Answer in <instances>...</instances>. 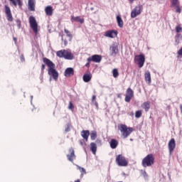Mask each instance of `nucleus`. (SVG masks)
<instances>
[{
  "instance_id": "nucleus-29",
  "label": "nucleus",
  "mask_w": 182,
  "mask_h": 182,
  "mask_svg": "<svg viewBox=\"0 0 182 182\" xmlns=\"http://www.w3.org/2000/svg\"><path fill=\"white\" fill-rule=\"evenodd\" d=\"M90 137L91 140H96V139L97 138V132L92 131L90 133Z\"/></svg>"
},
{
  "instance_id": "nucleus-39",
  "label": "nucleus",
  "mask_w": 182,
  "mask_h": 182,
  "mask_svg": "<svg viewBox=\"0 0 182 182\" xmlns=\"http://www.w3.org/2000/svg\"><path fill=\"white\" fill-rule=\"evenodd\" d=\"M62 41L64 42V46H68V40H63V37L62 38Z\"/></svg>"
},
{
  "instance_id": "nucleus-20",
  "label": "nucleus",
  "mask_w": 182,
  "mask_h": 182,
  "mask_svg": "<svg viewBox=\"0 0 182 182\" xmlns=\"http://www.w3.org/2000/svg\"><path fill=\"white\" fill-rule=\"evenodd\" d=\"M144 79L146 83L150 85L151 83V74H150V71H147L144 74Z\"/></svg>"
},
{
  "instance_id": "nucleus-45",
  "label": "nucleus",
  "mask_w": 182,
  "mask_h": 182,
  "mask_svg": "<svg viewBox=\"0 0 182 182\" xmlns=\"http://www.w3.org/2000/svg\"><path fill=\"white\" fill-rule=\"evenodd\" d=\"M41 70H42V72H43V70H45V64H43L41 65Z\"/></svg>"
},
{
  "instance_id": "nucleus-31",
  "label": "nucleus",
  "mask_w": 182,
  "mask_h": 182,
  "mask_svg": "<svg viewBox=\"0 0 182 182\" xmlns=\"http://www.w3.org/2000/svg\"><path fill=\"white\" fill-rule=\"evenodd\" d=\"M112 75L114 77H117L119 76V70L117 68H114L112 70Z\"/></svg>"
},
{
  "instance_id": "nucleus-17",
  "label": "nucleus",
  "mask_w": 182,
  "mask_h": 182,
  "mask_svg": "<svg viewBox=\"0 0 182 182\" xmlns=\"http://www.w3.org/2000/svg\"><path fill=\"white\" fill-rule=\"evenodd\" d=\"M80 135L85 141H87L89 140V136H90V132L89 130H82Z\"/></svg>"
},
{
  "instance_id": "nucleus-40",
  "label": "nucleus",
  "mask_w": 182,
  "mask_h": 182,
  "mask_svg": "<svg viewBox=\"0 0 182 182\" xmlns=\"http://www.w3.org/2000/svg\"><path fill=\"white\" fill-rule=\"evenodd\" d=\"M93 57H90L87 59V62L90 63V62H93Z\"/></svg>"
},
{
  "instance_id": "nucleus-30",
  "label": "nucleus",
  "mask_w": 182,
  "mask_h": 182,
  "mask_svg": "<svg viewBox=\"0 0 182 182\" xmlns=\"http://www.w3.org/2000/svg\"><path fill=\"white\" fill-rule=\"evenodd\" d=\"M92 102L95 105L96 109H99V104L97 103V101H96V95H92Z\"/></svg>"
},
{
  "instance_id": "nucleus-34",
  "label": "nucleus",
  "mask_w": 182,
  "mask_h": 182,
  "mask_svg": "<svg viewBox=\"0 0 182 182\" xmlns=\"http://www.w3.org/2000/svg\"><path fill=\"white\" fill-rule=\"evenodd\" d=\"M135 117L136 119H139V117H141V111L138 110L135 112Z\"/></svg>"
},
{
  "instance_id": "nucleus-15",
  "label": "nucleus",
  "mask_w": 182,
  "mask_h": 182,
  "mask_svg": "<svg viewBox=\"0 0 182 182\" xmlns=\"http://www.w3.org/2000/svg\"><path fill=\"white\" fill-rule=\"evenodd\" d=\"M6 15L7 16V20L9 22H12L14 21V17H12V13L11 12V9L8 6H5Z\"/></svg>"
},
{
  "instance_id": "nucleus-7",
  "label": "nucleus",
  "mask_w": 182,
  "mask_h": 182,
  "mask_svg": "<svg viewBox=\"0 0 182 182\" xmlns=\"http://www.w3.org/2000/svg\"><path fill=\"white\" fill-rule=\"evenodd\" d=\"M134 60L135 62L137 63L139 68H143V66H144V62H146V58L144 57V54L136 55Z\"/></svg>"
},
{
  "instance_id": "nucleus-38",
  "label": "nucleus",
  "mask_w": 182,
  "mask_h": 182,
  "mask_svg": "<svg viewBox=\"0 0 182 182\" xmlns=\"http://www.w3.org/2000/svg\"><path fill=\"white\" fill-rule=\"evenodd\" d=\"M9 1L12 4V5H14V6H16L18 5V4L15 0H9Z\"/></svg>"
},
{
  "instance_id": "nucleus-3",
  "label": "nucleus",
  "mask_w": 182,
  "mask_h": 182,
  "mask_svg": "<svg viewBox=\"0 0 182 182\" xmlns=\"http://www.w3.org/2000/svg\"><path fill=\"white\" fill-rule=\"evenodd\" d=\"M56 56L58 58H64V59H67V60H72L75 58L73 53L69 50H58L56 52Z\"/></svg>"
},
{
  "instance_id": "nucleus-11",
  "label": "nucleus",
  "mask_w": 182,
  "mask_h": 182,
  "mask_svg": "<svg viewBox=\"0 0 182 182\" xmlns=\"http://www.w3.org/2000/svg\"><path fill=\"white\" fill-rule=\"evenodd\" d=\"M110 50V56H113V58H116L117 53H119V47L115 43L112 44L109 47Z\"/></svg>"
},
{
  "instance_id": "nucleus-42",
  "label": "nucleus",
  "mask_w": 182,
  "mask_h": 182,
  "mask_svg": "<svg viewBox=\"0 0 182 182\" xmlns=\"http://www.w3.org/2000/svg\"><path fill=\"white\" fill-rule=\"evenodd\" d=\"M18 28H21V21L19 20L16 21Z\"/></svg>"
},
{
  "instance_id": "nucleus-21",
  "label": "nucleus",
  "mask_w": 182,
  "mask_h": 182,
  "mask_svg": "<svg viewBox=\"0 0 182 182\" xmlns=\"http://www.w3.org/2000/svg\"><path fill=\"white\" fill-rule=\"evenodd\" d=\"M36 2L35 0H28V9L29 11H31L32 12H35V6H36Z\"/></svg>"
},
{
  "instance_id": "nucleus-1",
  "label": "nucleus",
  "mask_w": 182,
  "mask_h": 182,
  "mask_svg": "<svg viewBox=\"0 0 182 182\" xmlns=\"http://www.w3.org/2000/svg\"><path fill=\"white\" fill-rule=\"evenodd\" d=\"M43 62L46 63V65H47V66L48 67L49 76H51V77H53L54 80L55 81L58 80L59 77V73H58V71H56V69H55V63H53V62H52L50 60H49L47 58H43Z\"/></svg>"
},
{
  "instance_id": "nucleus-27",
  "label": "nucleus",
  "mask_w": 182,
  "mask_h": 182,
  "mask_svg": "<svg viewBox=\"0 0 182 182\" xmlns=\"http://www.w3.org/2000/svg\"><path fill=\"white\" fill-rule=\"evenodd\" d=\"M117 22L119 28H123V25H124L123 19H122V17L120 16H117Z\"/></svg>"
},
{
  "instance_id": "nucleus-49",
  "label": "nucleus",
  "mask_w": 182,
  "mask_h": 182,
  "mask_svg": "<svg viewBox=\"0 0 182 182\" xmlns=\"http://www.w3.org/2000/svg\"><path fill=\"white\" fill-rule=\"evenodd\" d=\"M133 114H134L133 112H131L130 116H133Z\"/></svg>"
},
{
  "instance_id": "nucleus-2",
  "label": "nucleus",
  "mask_w": 182,
  "mask_h": 182,
  "mask_svg": "<svg viewBox=\"0 0 182 182\" xmlns=\"http://www.w3.org/2000/svg\"><path fill=\"white\" fill-rule=\"evenodd\" d=\"M156 161V158L153 154H149L146 155L141 161V166L144 167H151Z\"/></svg>"
},
{
  "instance_id": "nucleus-8",
  "label": "nucleus",
  "mask_w": 182,
  "mask_h": 182,
  "mask_svg": "<svg viewBox=\"0 0 182 182\" xmlns=\"http://www.w3.org/2000/svg\"><path fill=\"white\" fill-rule=\"evenodd\" d=\"M171 8H173L176 14H181V7L178 0H171Z\"/></svg>"
},
{
  "instance_id": "nucleus-37",
  "label": "nucleus",
  "mask_w": 182,
  "mask_h": 182,
  "mask_svg": "<svg viewBox=\"0 0 182 182\" xmlns=\"http://www.w3.org/2000/svg\"><path fill=\"white\" fill-rule=\"evenodd\" d=\"M16 1H17L19 8H22V5H23V4L22 3V1H21V0H16Z\"/></svg>"
},
{
  "instance_id": "nucleus-33",
  "label": "nucleus",
  "mask_w": 182,
  "mask_h": 182,
  "mask_svg": "<svg viewBox=\"0 0 182 182\" xmlns=\"http://www.w3.org/2000/svg\"><path fill=\"white\" fill-rule=\"evenodd\" d=\"M175 29H176V33H180V32H182V28L181 25L176 26Z\"/></svg>"
},
{
  "instance_id": "nucleus-16",
  "label": "nucleus",
  "mask_w": 182,
  "mask_h": 182,
  "mask_svg": "<svg viewBox=\"0 0 182 182\" xmlns=\"http://www.w3.org/2000/svg\"><path fill=\"white\" fill-rule=\"evenodd\" d=\"M65 77H70V76H73L75 75V70L72 68H68L64 73Z\"/></svg>"
},
{
  "instance_id": "nucleus-18",
  "label": "nucleus",
  "mask_w": 182,
  "mask_h": 182,
  "mask_svg": "<svg viewBox=\"0 0 182 182\" xmlns=\"http://www.w3.org/2000/svg\"><path fill=\"white\" fill-rule=\"evenodd\" d=\"M82 80H84V82L85 83H89V82H90V80H92V73H90V72L87 71V73H85L83 75Z\"/></svg>"
},
{
  "instance_id": "nucleus-23",
  "label": "nucleus",
  "mask_w": 182,
  "mask_h": 182,
  "mask_svg": "<svg viewBox=\"0 0 182 182\" xmlns=\"http://www.w3.org/2000/svg\"><path fill=\"white\" fill-rule=\"evenodd\" d=\"M72 22H79L80 23H83L85 22L84 18H81L80 16H72L71 17Z\"/></svg>"
},
{
  "instance_id": "nucleus-28",
  "label": "nucleus",
  "mask_w": 182,
  "mask_h": 182,
  "mask_svg": "<svg viewBox=\"0 0 182 182\" xmlns=\"http://www.w3.org/2000/svg\"><path fill=\"white\" fill-rule=\"evenodd\" d=\"M64 32H65V33H66V36L69 38L70 42H72V39H73V36L72 35V33H70V31H69V30L65 28Z\"/></svg>"
},
{
  "instance_id": "nucleus-26",
  "label": "nucleus",
  "mask_w": 182,
  "mask_h": 182,
  "mask_svg": "<svg viewBox=\"0 0 182 182\" xmlns=\"http://www.w3.org/2000/svg\"><path fill=\"white\" fill-rule=\"evenodd\" d=\"M90 150L94 154H96V151H97V145L95 143L92 142L90 144Z\"/></svg>"
},
{
  "instance_id": "nucleus-44",
  "label": "nucleus",
  "mask_w": 182,
  "mask_h": 182,
  "mask_svg": "<svg viewBox=\"0 0 182 182\" xmlns=\"http://www.w3.org/2000/svg\"><path fill=\"white\" fill-rule=\"evenodd\" d=\"M143 176H144V177H145V178L148 177L147 172H146V171H144L143 172Z\"/></svg>"
},
{
  "instance_id": "nucleus-6",
  "label": "nucleus",
  "mask_w": 182,
  "mask_h": 182,
  "mask_svg": "<svg viewBox=\"0 0 182 182\" xmlns=\"http://www.w3.org/2000/svg\"><path fill=\"white\" fill-rule=\"evenodd\" d=\"M141 12H143V5L139 4L138 6H136L131 12V18H136V16H139Z\"/></svg>"
},
{
  "instance_id": "nucleus-43",
  "label": "nucleus",
  "mask_w": 182,
  "mask_h": 182,
  "mask_svg": "<svg viewBox=\"0 0 182 182\" xmlns=\"http://www.w3.org/2000/svg\"><path fill=\"white\" fill-rule=\"evenodd\" d=\"M21 62H25V57L23 56V55H21Z\"/></svg>"
},
{
  "instance_id": "nucleus-13",
  "label": "nucleus",
  "mask_w": 182,
  "mask_h": 182,
  "mask_svg": "<svg viewBox=\"0 0 182 182\" xmlns=\"http://www.w3.org/2000/svg\"><path fill=\"white\" fill-rule=\"evenodd\" d=\"M117 31L116 30H109L105 33V36L107 38H116L117 36Z\"/></svg>"
},
{
  "instance_id": "nucleus-10",
  "label": "nucleus",
  "mask_w": 182,
  "mask_h": 182,
  "mask_svg": "<svg viewBox=\"0 0 182 182\" xmlns=\"http://www.w3.org/2000/svg\"><path fill=\"white\" fill-rule=\"evenodd\" d=\"M133 97H134V91H133V90L130 87L127 88L124 101L127 102V103H129L130 100H132Z\"/></svg>"
},
{
  "instance_id": "nucleus-12",
  "label": "nucleus",
  "mask_w": 182,
  "mask_h": 182,
  "mask_svg": "<svg viewBox=\"0 0 182 182\" xmlns=\"http://www.w3.org/2000/svg\"><path fill=\"white\" fill-rule=\"evenodd\" d=\"M168 147L169 150V154H172L173 151H174V149H176V139L174 138H172L168 144Z\"/></svg>"
},
{
  "instance_id": "nucleus-5",
  "label": "nucleus",
  "mask_w": 182,
  "mask_h": 182,
  "mask_svg": "<svg viewBox=\"0 0 182 182\" xmlns=\"http://www.w3.org/2000/svg\"><path fill=\"white\" fill-rule=\"evenodd\" d=\"M116 163L119 167H127L129 162L123 155L119 154L116 157Z\"/></svg>"
},
{
  "instance_id": "nucleus-36",
  "label": "nucleus",
  "mask_w": 182,
  "mask_h": 182,
  "mask_svg": "<svg viewBox=\"0 0 182 182\" xmlns=\"http://www.w3.org/2000/svg\"><path fill=\"white\" fill-rule=\"evenodd\" d=\"M65 133H68V132H70V124H68L65 129Z\"/></svg>"
},
{
  "instance_id": "nucleus-9",
  "label": "nucleus",
  "mask_w": 182,
  "mask_h": 182,
  "mask_svg": "<svg viewBox=\"0 0 182 182\" xmlns=\"http://www.w3.org/2000/svg\"><path fill=\"white\" fill-rule=\"evenodd\" d=\"M29 24L33 32L38 33V23L36 22V19L35 17H33V16H31L29 17Z\"/></svg>"
},
{
  "instance_id": "nucleus-14",
  "label": "nucleus",
  "mask_w": 182,
  "mask_h": 182,
  "mask_svg": "<svg viewBox=\"0 0 182 182\" xmlns=\"http://www.w3.org/2000/svg\"><path fill=\"white\" fill-rule=\"evenodd\" d=\"M69 153L70 154L67 155L68 159L69 160V161L73 163V160L76 159V155H75V149L72 147L70 148Z\"/></svg>"
},
{
  "instance_id": "nucleus-4",
  "label": "nucleus",
  "mask_w": 182,
  "mask_h": 182,
  "mask_svg": "<svg viewBox=\"0 0 182 182\" xmlns=\"http://www.w3.org/2000/svg\"><path fill=\"white\" fill-rule=\"evenodd\" d=\"M118 129L121 132L124 139H127V137H129V136H130L133 132V128L127 127L125 124H120L118 127Z\"/></svg>"
},
{
  "instance_id": "nucleus-22",
  "label": "nucleus",
  "mask_w": 182,
  "mask_h": 182,
  "mask_svg": "<svg viewBox=\"0 0 182 182\" xmlns=\"http://www.w3.org/2000/svg\"><path fill=\"white\" fill-rule=\"evenodd\" d=\"M141 107L145 110V112H149L150 110V107H151L150 102L149 101L144 102L141 105Z\"/></svg>"
},
{
  "instance_id": "nucleus-32",
  "label": "nucleus",
  "mask_w": 182,
  "mask_h": 182,
  "mask_svg": "<svg viewBox=\"0 0 182 182\" xmlns=\"http://www.w3.org/2000/svg\"><path fill=\"white\" fill-rule=\"evenodd\" d=\"M77 170H80V171L81 173V176L86 174V169H85L84 168H82L79 166H77Z\"/></svg>"
},
{
  "instance_id": "nucleus-25",
  "label": "nucleus",
  "mask_w": 182,
  "mask_h": 182,
  "mask_svg": "<svg viewBox=\"0 0 182 182\" xmlns=\"http://www.w3.org/2000/svg\"><path fill=\"white\" fill-rule=\"evenodd\" d=\"M92 62H95V63H100V62H102V56L99 55H92Z\"/></svg>"
},
{
  "instance_id": "nucleus-19",
  "label": "nucleus",
  "mask_w": 182,
  "mask_h": 182,
  "mask_svg": "<svg viewBox=\"0 0 182 182\" xmlns=\"http://www.w3.org/2000/svg\"><path fill=\"white\" fill-rule=\"evenodd\" d=\"M45 12L48 16H52L53 15V7L52 6H47L45 8Z\"/></svg>"
},
{
  "instance_id": "nucleus-41",
  "label": "nucleus",
  "mask_w": 182,
  "mask_h": 182,
  "mask_svg": "<svg viewBox=\"0 0 182 182\" xmlns=\"http://www.w3.org/2000/svg\"><path fill=\"white\" fill-rule=\"evenodd\" d=\"M177 53H178V56H181L182 55V48L178 50Z\"/></svg>"
},
{
  "instance_id": "nucleus-46",
  "label": "nucleus",
  "mask_w": 182,
  "mask_h": 182,
  "mask_svg": "<svg viewBox=\"0 0 182 182\" xmlns=\"http://www.w3.org/2000/svg\"><path fill=\"white\" fill-rule=\"evenodd\" d=\"M85 66H86V68H90V63H87L86 64H85Z\"/></svg>"
},
{
  "instance_id": "nucleus-35",
  "label": "nucleus",
  "mask_w": 182,
  "mask_h": 182,
  "mask_svg": "<svg viewBox=\"0 0 182 182\" xmlns=\"http://www.w3.org/2000/svg\"><path fill=\"white\" fill-rule=\"evenodd\" d=\"M68 109L70 110H73L75 109V105H73V103H72V101L69 102Z\"/></svg>"
},
{
  "instance_id": "nucleus-47",
  "label": "nucleus",
  "mask_w": 182,
  "mask_h": 182,
  "mask_svg": "<svg viewBox=\"0 0 182 182\" xmlns=\"http://www.w3.org/2000/svg\"><path fill=\"white\" fill-rule=\"evenodd\" d=\"M129 1L132 4V2H134V0H129Z\"/></svg>"
},
{
  "instance_id": "nucleus-24",
  "label": "nucleus",
  "mask_w": 182,
  "mask_h": 182,
  "mask_svg": "<svg viewBox=\"0 0 182 182\" xmlns=\"http://www.w3.org/2000/svg\"><path fill=\"white\" fill-rule=\"evenodd\" d=\"M109 144H110L111 149H116L117 146H119V141H117V140L114 139H111Z\"/></svg>"
},
{
  "instance_id": "nucleus-48",
  "label": "nucleus",
  "mask_w": 182,
  "mask_h": 182,
  "mask_svg": "<svg viewBox=\"0 0 182 182\" xmlns=\"http://www.w3.org/2000/svg\"><path fill=\"white\" fill-rule=\"evenodd\" d=\"M181 112H182V105H180Z\"/></svg>"
}]
</instances>
